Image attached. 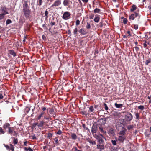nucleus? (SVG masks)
<instances>
[{
  "label": "nucleus",
  "mask_w": 151,
  "mask_h": 151,
  "mask_svg": "<svg viewBox=\"0 0 151 151\" xmlns=\"http://www.w3.org/2000/svg\"><path fill=\"white\" fill-rule=\"evenodd\" d=\"M78 32L77 28H75L73 31V33L75 35H76Z\"/></svg>",
  "instance_id": "nucleus-40"
},
{
  "label": "nucleus",
  "mask_w": 151,
  "mask_h": 151,
  "mask_svg": "<svg viewBox=\"0 0 151 151\" xmlns=\"http://www.w3.org/2000/svg\"><path fill=\"white\" fill-rule=\"evenodd\" d=\"M91 27L90 25L88 22H87V24L86 25V28L88 29L90 28Z\"/></svg>",
  "instance_id": "nucleus-54"
},
{
  "label": "nucleus",
  "mask_w": 151,
  "mask_h": 151,
  "mask_svg": "<svg viewBox=\"0 0 151 151\" xmlns=\"http://www.w3.org/2000/svg\"><path fill=\"white\" fill-rule=\"evenodd\" d=\"M3 127L5 129H6L7 128H8L9 129V128L11 127H10V124L9 123H6L3 125Z\"/></svg>",
  "instance_id": "nucleus-15"
},
{
  "label": "nucleus",
  "mask_w": 151,
  "mask_h": 151,
  "mask_svg": "<svg viewBox=\"0 0 151 151\" xmlns=\"http://www.w3.org/2000/svg\"><path fill=\"white\" fill-rule=\"evenodd\" d=\"M4 15L3 14H0V20L4 18Z\"/></svg>",
  "instance_id": "nucleus-43"
},
{
  "label": "nucleus",
  "mask_w": 151,
  "mask_h": 151,
  "mask_svg": "<svg viewBox=\"0 0 151 151\" xmlns=\"http://www.w3.org/2000/svg\"><path fill=\"white\" fill-rule=\"evenodd\" d=\"M30 110V108L28 107H27L25 110V114L28 113Z\"/></svg>",
  "instance_id": "nucleus-31"
},
{
  "label": "nucleus",
  "mask_w": 151,
  "mask_h": 151,
  "mask_svg": "<svg viewBox=\"0 0 151 151\" xmlns=\"http://www.w3.org/2000/svg\"><path fill=\"white\" fill-rule=\"evenodd\" d=\"M54 141L56 144H58V138H54Z\"/></svg>",
  "instance_id": "nucleus-56"
},
{
  "label": "nucleus",
  "mask_w": 151,
  "mask_h": 151,
  "mask_svg": "<svg viewBox=\"0 0 151 151\" xmlns=\"http://www.w3.org/2000/svg\"><path fill=\"white\" fill-rule=\"evenodd\" d=\"M137 8L136 6L135 5H133L132 6L131 8L130 9V11L131 12H133L136 10Z\"/></svg>",
  "instance_id": "nucleus-24"
},
{
  "label": "nucleus",
  "mask_w": 151,
  "mask_h": 151,
  "mask_svg": "<svg viewBox=\"0 0 151 151\" xmlns=\"http://www.w3.org/2000/svg\"><path fill=\"white\" fill-rule=\"evenodd\" d=\"M125 139V137L124 136H119L117 138V140L121 142H123Z\"/></svg>",
  "instance_id": "nucleus-13"
},
{
  "label": "nucleus",
  "mask_w": 151,
  "mask_h": 151,
  "mask_svg": "<svg viewBox=\"0 0 151 151\" xmlns=\"http://www.w3.org/2000/svg\"><path fill=\"white\" fill-rule=\"evenodd\" d=\"M97 128H98V131H100L101 133H103L104 132L103 128L100 125H97Z\"/></svg>",
  "instance_id": "nucleus-19"
},
{
  "label": "nucleus",
  "mask_w": 151,
  "mask_h": 151,
  "mask_svg": "<svg viewBox=\"0 0 151 151\" xmlns=\"http://www.w3.org/2000/svg\"><path fill=\"white\" fill-rule=\"evenodd\" d=\"M71 14L69 12H65L62 16V18L64 20H67L70 18Z\"/></svg>",
  "instance_id": "nucleus-5"
},
{
  "label": "nucleus",
  "mask_w": 151,
  "mask_h": 151,
  "mask_svg": "<svg viewBox=\"0 0 151 151\" xmlns=\"http://www.w3.org/2000/svg\"><path fill=\"white\" fill-rule=\"evenodd\" d=\"M115 107L117 108H121L122 106H123V104H118L116 103L115 104Z\"/></svg>",
  "instance_id": "nucleus-22"
},
{
  "label": "nucleus",
  "mask_w": 151,
  "mask_h": 151,
  "mask_svg": "<svg viewBox=\"0 0 151 151\" xmlns=\"http://www.w3.org/2000/svg\"><path fill=\"white\" fill-rule=\"evenodd\" d=\"M80 21L79 20H77L76 22V25H78L79 24Z\"/></svg>",
  "instance_id": "nucleus-55"
},
{
  "label": "nucleus",
  "mask_w": 151,
  "mask_h": 151,
  "mask_svg": "<svg viewBox=\"0 0 151 151\" xmlns=\"http://www.w3.org/2000/svg\"><path fill=\"white\" fill-rule=\"evenodd\" d=\"M100 144H103L104 141L103 138L104 137L102 135L100 134H94L93 136Z\"/></svg>",
  "instance_id": "nucleus-3"
},
{
  "label": "nucleus",
  "mask_w": 151,
  "mask_h": 151,
  "mask_svg": "<svg viewBox=\"0 0 151 151\" xmlns=\"http://www.w3.org/2000/svg\"><path fill=\"white\" fill-rule=\"evenodd\" d=\"M109 134L112 136H114L115 134L114 133V130L113 128H111L109 129Z\"/></svg>",
  "instance_id": "nucleus-17"
},
{
  "label": "nucleus",
  "mask_w": 151,
  "mask_h": 151,
  "mask_svg": "<svg viewBox=\"0 0 151 151\" xmlns=\"http://www.w3.org/2000/svg\"><path fill=\"white\" fill-rule=\"evenodd\" d=\"M135 116H136V119H139V115L138 113H136L135 114Z\"/></svg>",
  "instance_id": "nucleus-52"
},
{
  "label": "nucleus",
  "mask_w": 151,
  "mask_h": 151,
  "mask_svg": "<svg viewBox=\"0 0 151 151\" xmlns=\"http://www.w3.org/2000/svg\"><path fill=\"white\" fill-rule=\"evenodd\" d=\"M9 53L12 55L14 57L16 56V53L14 52V51L13 50H9Z\"/></svg>",
  "instance_id": "nucleus-20"
},
{
  "label": "nucleus",
  "mask_w": 151,
  "mask_h": 151,
  "mask_svg": "<svg viewBox=\"0 0 151 151\" xmlns=\"http://www.w3.org/2000/svg\"><path fill=\"white\" fill-rule=\"evenodd\" d=\"M71 138L73 140H75L77 138V136L76 134L75 133H72L71 135Z\"/></svg>",
  "instance_id": "nucleus-26"
},
{
  "label": "nucleus",
  "mask_w": 151,
  "mask_h": 151,
  "mask_svg": "<svg viewBox=\"0 0 151 151\" xmlns=\"http://www.w3.org/2000/svg\"><path fill=\"white\" fill-rule=\"evenodd\" d=\"M22 11L24 17L27 19L30 18L31 10L29 6L27 1H24L22 5Z\"/></svg>",
  "instance_id": "nucleus-1"
},
{
  "label": "nucleus",
  "mask_w": 151,
  "mask_h": 151,
  "mask_svg": "<svg viewBox=\"0 0 151 151\" xmlns=\"http://www.w3.org/2000/svg\"><path fill=\"white\" fill-rule=\"evenodd\" d=\"M45 119L46 120H48L49 118L46 115V114L45 111H42L41 113L38 115L37 116V120H40L41 119Z\"/></svg>",
  "instance_id": "nucleus-2"
},
{
  "label": "nucleus",
  "mask_w": 151,
  "mask_h": 151,
  "mask_svg": "<svg viewBox=\"0 0 151 151\" xmlns=\"http://www.w3.org/2000/svg\"><path fill=\"white\" fill-rule=\"evenodd\" d=\"M24 150L25 151H27L28 150L29 151H33L31 148L30 147H29L28 148H27L26 147H24Z\"/></svg>",
  "instance_id": "nucleus-30"
},
{
  "label": "nucleus",
  "mask_w": 151,
  "mask_h": 151,
  "mask_svg": "<svg viewBox=\"0 0 151 151\" xmlns=\"http://www.w3.org/2000/svg\"><path fill=\"white\" fill-rule=\"evenodd\" d=\"M5 132L3 129L1 127H0V133L2 134H4L5 133Z\"/></svg>",
  "instance_id": "nucleus-37"
},
{
  "label": "nucleus",
  "mask_w": 151,
  "mask_h": 151,
  "mask_svg": "<svg viewBox=\"0 0 151 151\" xmlns=\"http://www.w3.org/2000/svg\"><path fill=\"white\" fill-rule=\"evenodd\" d=\"M3 98V96L2 94L1 93L0 94V99H2Z\"/></svg>",
  "instance_id": "nucleus-64"
},
{
  "label": "nucleus",
  "mask_w": 151,
  "mask_h": 151,
  "mask_svg": "<svg viewBox=\"0 0 151 151\" xmlns=\"http://www.w3.org/2000/svg\"><path fill=\"white\" fill-rule=\"evenodd\" d=\"M61 4V2L60 0H56L51 6V7H52L58 6L60 5Z\"/></svg>",
  "instance_id": "nucleus-9"
},
{
  "label": "nucleus",
  "mask_w": 151,
  "mask_h": 151,
  "mask_svg": "<svg viewBox=\"0 0 151 151\" xmlns=\"http://www.w3.org/2000/svg\"><path fill=\"white\" fill-rule=\"evenodd\" d=\"M42 26V27L44 28V29H45L47 28L45 24H43Z\"/></svg>",
  "instance_id": "nucleus-63"
},
{
  "label": "nucleus",
  "mask_w": 151,
  "mask_h": 151,
  "mask_svg": "<svg viewBox=\"0 0 151 151\" xmlns=\"http://www.w3.org/2000/svg\"><path fill=\"white\" fill-rule=\"evenodd\" d=\"M42 39L44 40H46V36L44 35H42Z\"/></svg>",
  "instance_id": "nucleus-59"
},
{
  "label": "nucleus",
  "mask_w": 151,
  "mask_h": 151,
  "mask_svg": "<svg viewBox=\"0 0 151 151\" xmlns=\"http://www.w3.org/2000/svg\"><path fill=\"white\" fill-rule=\"evenodd\" d=\"M126 130V129H124L121 131L120 132L119 134L122 135V136H124L125 134V132Z\"/></svg>",
  "instance_id": "nucleus-23"
},
{
  "label": "nucleus",
  "mask_w": 151,
  "mask_h": 151,
  "mask_svg": "<svg viewBox=\"0 0 151 151\" xmlns=\"http://www.w3.org/2000/svg\"><path fill=\"white\" fill-rule=\"evenodd\" d=\"M25 21V19L23 17H20L19 20V23L20 24H23Z\"/></svg>",
  "instance_id": "nucleus-18"
},
{
  "label": "nucleus",
  "mask_w": 151,
  "mask_h": 151,
  "mask_svg": "<svg viewBox=\"0 0 151 151\" xmlns=\"http://www.w3.org/2000/svg\"><path fill=\"white\" fill-rule=\"evenodd\" d=\"M1 10L2 11V14H3L4 15L9 13L7 11V8L5 6L2 7L1 8Z\"/></svg>",
  "instance_id": "nucleus-10"
},
{
  "label": "nucleus",
  "mask_w": 151,
  "mask_h": 151,
  "mask_svg": "<svg viewBox=\"0 0 151 151\" xmlns=\"http://www.w3.org/2000/svg\"><path fill=\"white\" fill-rule=\"evenodd\" d=\"M62 132L60 130H59L56 133V134L60 135L62 133Z\"/></svg>",
  "instance_id": "nucleus-44"
},
{
  "label": "nucleus",
  "mask_w": 151,
  "mask_h": 151,
  "mask_svg": "<svg viewBox=\"0 0 151 151\" xmlns=\"http://www.w3.org/2000/svg\"><path fill=\"white\" fill-rule=\"evenodd\" d=\"M98 128H97V125H93L92 127L91 131L94 136V134H96V132L97 131H98Z\"/></svg>",
  "instance_id": "nucleus-8"
},
{
  "label": "nucleus",
  "mask_w": 151,
  "mask_h": 151,
  "mask_svg": "<svg viewBox=\"0 0 151 151\" xmlns=\"http://www.w3.org/2000/svg\"><path fill=\"white\" fill-rule=\"evenodd\" d=\"M37 3H39L38 5L39 6L42 5L43 3V0H37Z\"/></svg>",
  "instance_id": "nucleus-32"
},
{
  "label": "nucleus",
  "mask_w": 151,
  "mask_h": 151,
  "mask_svg": "<svg viewBox=\"0 0 151 151\" xmlns=\"http://www.w3.org/2000/svg\"><path fill=\"white\" fill-rule=\"evenodd\" d=\"M31 137L32 138V139H33V140H35V139H36V137H35V134H34Z\"/></svg>",
  "instance_id": "nucleus-53"
},
{
  "label": "nucleus",
  "mask_w": 151,
  "mask_h": 151,
  "mask_svg": "<svg viewBox=\"0 0 151 151\" xmlns=\"http://www.w3.org/2000/svg\"><path fill=\"white\" fill-rule=\"evenodd\" d=\"M47 10V9H46L45 12V16H46V19H47L48 18V11Z\"/></svg>",
  "instance_id": "nucleus-34"
},
{
  "label": "nucleus",
  "mask_w": 151,
  "mask_h": 151,
  "mask_svg": "<svg viewBox=\"0 0 151 151\" xmlns=\"http://www.w3.org/2000/svg\"><path fill=\"white\" fill-rule=\"evenodd\" d=\"M111 142L114 145H116V140H111Z\"/></svg>",
  "instance_id": "nucleus-46"
},
{
  "label": "nucleus",
  "mask_w": 151,
  "mask_h": 151,
  "mask_svg": "<svg viewBox=\"0 0 151 151\" xmlns=\"http://www.w3.org/2000/svg\"><path fill=\"white\" fill-rule=\"evenodd\" d=\"M99 20V17L98 16H96L94 19V21L96 22H98Z\"/></svg>",
  "instance_id": "nucleus-29"
},
{
  "label": "nucleus",
  "mask_w": 151,
  "mask_h": 151,
  "mask_svg": "<svg viewBox=\"0 0 151 151\" xmlns=\"http://www.w3.org/2000/svg\"><path fill=\"white\" fill-rule=\"evenodd\" d=\"M99 121L100 122L102 121L103 123L104 124L105 123L106 119L105 118L101 119L99 120Z\"/></svg>",
  "instance_id": "nucleus-41"
},
{
  "label": "nucleus",
  "mask_w": 151,
  "mask_h": 151,
  "mask_svg": "<svg viewBox=\"0 0 151 151\" xmlns=\"http://www.w3.org/2000/svg\"><path fill=\"white\" fill-rule=\"evenodd\" d=\"M138 25L137 24H135L134 25V29L135 30H137L138 29Z\"/></svg>",
  "instance_id": "nucleus-50"
},
{
  "label": "nucleus",
  "mask_w": 151,
  "mask_h": 151,
  "mask_svg": "<svg viewBox=\"0 0 151 151\" xmlns=\"http://www.w3.org/2000/svg\"><path fill=\"white\" fill-rule=\"evenodd\" d=\"M84 120H81V123L82 124V126H83V128L85 129V124H84L83 122H84Z\"/></svg>",
  "instance_id": "nucleus-49"
},
{
  "label": "nucleus",
  "mask_w": 151,
  "mask_h": 151,
  "mask_svg": "<svg viewBox=\"0 0 151 151\" xmlns=\"http://www.w3.org/2000/svg\"><path fill=\"white\" fill-rule=\"evenodd\" d=\"M123 149L122 147L114 148L111 150V151H123Z\"/></svg>",
  "instance_id": "nucleus-16"
},
{
  "label": "nucleus",
  "mask_w": 151,
  "mask_h": 151,
  "mask_svg": "<svg viewBox=\"0 0 151 151\" xmlns=\"http://www.w3.org/2000/svg\"><path fill=\"white\" fill-rule=\"evenodd\" d=\"M8 133L11 135L12 134L13 136L16 137L17 136L18 134V133H17L16 131H14L13 127H11L9 128Z\"/></svg>",
  "instance_id": "nucleus-4"
},
{
  "label": "nucleus",
  "mask_w": 151,
  "mask_h": 151,
  "mask_svg": "<svg viewBox=\"0 0 151 151\" xmlns=\"http://www.w3.org/2000/svg\"><path fill=\"white\" fill-rule=\"evenodd\" d=\"M93 106H91L89 108V111L91 112H92L93 111Z\"/></svg>",
  "instance_id": "nucleus-45"
},
{
  "label": "nucleus",
  "mask_w": 151,
  "mask_h": 151,
  "mask_svg": "<svg viewBox=\"0 0 151 151\" xmlns=\"http://www.w3.org/2000/svg\"><path fill=\"white\" fill-rule=\"evenodd\" d=\"M138 16V14L136 12L134 14H132L129 16V19L133 20L135 18Z\"/></svg>",
  "instance_id": "nucleus-12"
},
{
  "label": "nucleus",
  "mask_w": 151,
  "mask_h": 151,
  "mask_svg": "<svg viewBox=\"0 0 151 151\" xmlns=\"http://www.w3.org/2000/svg\"><path fill=\"white\" fill-rule=\"evenodd\" d=\"M133 116L131 113L128 112L125 116V120L127 122L130 121L132 119Z\"/></svg>",
  "instance_id": "nucleus-6"
},
{
  "label": "nucleus",
  "mask_w": 151,
  "mask_h": 151,
  "mask_svg": "<svg viewBox=\"0 0 151 151\" xmlns=\"http://www.w3.org/2000/svg\"><path fill=\"white\" fill-rule=\"evenodd\" d=\"M127 33H128L129 34L127 36V37H128L129 38L131 36V35L130 34V31H128L127 32Z\"/></svg>",
  "instance_id": "nucleus-58"
},
{
  "label": "nucleus",
  "mask_w": 151,
  "mask_h": 151,
  "mask_svg": "<svg viewBox=\"0 0 151 151\" xmlns=\"http://www.w3.org/2000/svg\"><path fill=\"white\" fill-rule=\"evenodd\" d=\"M5 147L6 148L7 150L9 151L11 150L12 151H14V146L11 144H9V146L8 145H5L4 144Z\"/></svg>",
  "instance_id": "nucleus-7"
},
{
  "label": "nucleus",
  "mask_w": 151,
  "mask_h": 151,
  "mask_svg": "<svg viewBox=\"0 0 151 151\" xmlns=\"http://www.w3.org/2000/svg\"><path fill=\"white\" fill-rule=\"evenodd\" d=\"M28 142L27 141H26L24 142V145L25 146H27V143Z\"/></svg>",
  "instance_id": "nucleus-62"
},
{
  "label": "nucleus",
  "mask_w": 151,
  "mask_h": 151,
  "mask_svg": "<svg viewBox=\"0 0 151 151\" xmlns=\"http://www.w3.org/2000/svg\"><path fill=\"white\" fill-rule=\"evenodd\" d=\"M134 47L136 51H138L139 50V47Z\"/></svg>",
  "instance_id": "nucleus-57"
},
{
  "label": "nucleus",
  "mask_w": 151,
  "mask_h": 151,
  "mask_svg": "<svg viewBox=\"0 0 151 151\" xmlns=\"http://www.w3.org/2000/svg\"><path fill=\"white\" fill-rule=\"evenodd\" d=\"M86 140L92 145H95L96 144V143L94 141H92L90 139H87Z\"/></svg>",
  "instance_id": "nucleus-25"
},
{
  "label": "nucleus",
  "mask_w": 151,
  "mask_h": 151,
  "mask_svg": "<svg viewBox=\"0 0 151 151\" xmlns=\"http://www.w3.org/2000/svg\"><path fill=\"white\" fill-rule=\"evenodd\" d=\"M123 22L124 24H126L127 23V19L126 18L124 19L123 20Z\"/></svg>",
  "instance_id": "nucleus-60"
},
{
  "label": "nucleus",
  "mask_w": 151,
  "mask_h": 151,
  "mask_svg": "<svg viewBox=\"0 0 151 151\" xmlns=\"http://www.w3.org/2000/svg\"><path fill=\"white\" fill-rule=\"evenodd\" d=\"M12 23V21L10 19H8L6 21V25H7L10 24H11Z\"/></svg>",
  "instance_id": "nucleus-33"
},
{
  "label": "nucleus",
  "mask_w": 151,
  "mask_h": 151,
  "mask_svg": "<svg viewBox=\"0 0 151 151\" xmlns=\"http://www.w3.org/2000/svg\"><path fill=\"white\" fill-rule=\"evenodd\" d=\"M13 144L14 145L17 144L18 142V139L14 137H13Z\"/></svg>",
  "instance_id": "nucleus-28"
},
{
  "label": "nucleus",
  "mask_w": 151,
  "mask_h": 151,
  "mask_svg": "<svg viewBox=\"0 0 151 151\" xmlns=\"http://www.w3.org/2000/svg\"><path fill=\"white\" fill-rule=\"evenodd\" d=\"M133 127V126L132 125H128L127 126V129L128 130H130L131 129H132Z\"/></svg>",
  "instance_id": "nucleus-42"
},
{
  "label": "nucleus",
  "mask_w": 151,
  "mask_h": 151,
  "mask_svg": "<svg viewBox=\"0 0 151 151\" xmlns=\"http://www.w3.org/2000/svg\"><path fill=\"white\" fill-rule=\"evenodd\" d=\"M78 32L81 35H84L85 34V31L83 29H81L79 30Z\"/></svg>",
  "instance_id": "nucleus-27"
},
{
  "label": "nucleus",
  "mask_w": 151,
  "mask_h": 151,
  "mask_svg": "<svg viewBox=\"0 0 151 151\" xmlns=\"http://www.w3.org/2000/svg\"><path fill=\"white\" fill-rule=\"evenodd\" d=\"M97 147L98 149H100L101 151L102 150H103L104 149V144L101 145H97Z\"/></svg>",
  "instance_id": "nucleus-14"
},
{
  "label": "nucleus",
  "mask_w": 151,
  "mask_h": 151,
  "mask_svg": "<svg viewBox=\"0 0 151 151\" xmlns=\"http://www.w3.org/2000/svg\"><path fill=\"white\" fill-rule=\"evenodd\" d=\"M151 62V60L150 59H148L146 60V62L145 63V65H147L148 64Z\"/></svg>",
  "instance_id": "nucleus-38"
},
{
  "label": "nucleus",
  "mask_w": 151,
  "mask_h": 151,
  "mask_svg": "<svg viewBox=\"0 0 151 151\" xmlns=\"http://www.w3.org/2000/svg\"><path fill=\"white\" fill-rule=\"evenodd\" d=\"M55 22H53L52 20L50 23V24L51 26L55 25Z\"/></svg>",
  "instance_id": "nucleus-47"
},
{
  "label": "nucleus",
  "mask_w": 151,
  "mask_h": 151,
  "mask_svg": "<svg viewBox=\"0 0 151 151\" xmlns=\"http://www.w3.org/2000/svg\"><path fill=\"white\" fill-rule=\"evenodd\" d=\"M68 33L69 35H71V31L70 30H69L68 31Z\"/></svg>",
  "instance_id": "nucleus-61"
},
{
  "label": "nucleus",
  "mask_w": 151,
  "mask_h": 151,
  "mask_svg": "<svg viewBox=\"0 0 151 151\" xmlns=\"http://www.w3.org/2000/svg\"><path fill=\"white\" fill-rule=\"evenodd\" d=\"M52 134L51 133H48V134L47 138L50 139H51L52 136Z\"/></svg>",
  "instance_id": "nucleus-35"
},
{
  "label": "nucleus",
  "mask_w": 151,
  "mask_h": 151,
  "mask_svg": "<svg viewBox=\"0 0 151 151\" xmlns=\"http://www.w3.org/2000/svg\"><path fill=\"white\" fill-rule=\"evenodd\" d=\"M104 105L105 106V109L106 110H107L108 109V108L107 105L105 104H104Z\"/></svg>",
  "instance_id": "nucleus-51"
},
{
  "label": "nucleus",
  "mask_w": 151,
  "mask_h": 151,
  "mask_svg": "<svg viewBox=\"0 0 151 151\" xmlns=\"http://www.w3.org/2000/svg\"><path fill=\"white\" fill-rule=\"evenodd\" d=\"M39 121L38 127L39 128H40L41 127H42L43 126L45 123V122L43 119H42L41 120H40Z\"/></svg>",
  "instance_id": "nucleus-11"
},
{
  "label": "nucleus",
  "mask_w": 151,
  "mask_h": 151,
  "mask_svg": "<svg viewBox=\"0 0 151 151\" xmlns=\"http://www.w3.org/2000/svg\"><path fill=\"white\" fill-rule=\"evenodd\" d=\"M144 106L143 105H140L138 107L139 109L142 110L144 109Z\"/></svg>",
  "instance_id": "nucleus-36"
},
{
  "label": "nucleus",
  "mask_w": 151,
  "mask_h": 151,
  "mask_svg": "<svg viewBox=\"0 0 151 151\" xmlns=\"http://www.w3.org/2000/svg\"><path fill=\"white\" fill-rule=\"evenodd\" d=\"M69 3L70 1L69 0H64L63 2V4L65 6H68Z\"/></svg>",
  "instance_id": "nucleus-21"
},
{
  "label": "nucleus",
  "mask_w": 151,
  "mask_h": 151,
  "mask_svg": "<svg viewBox=\"0 0 151 151\" xmlns=\"http://www.w3.org/2000/svg\"><path fill=\"white\" fill-rule=\"evenodd\" d=\"M100 11V10L98 8H96L94 11L95 13H99Z\"/></svg>",
  "instance_id": "nucleus-39"
},
{
  "label": "nucleus",
  "mask_w": 151,
  "mask_h": 151,
  "mask_svg": "<svg viewBox=\"0 0 151 151\" xmlns=\"http://www.w3.org/2000/svg\"><path fill=\"white\" fill-rule=\"evenodd\" d=\"M38 123H33V126L34 127H36L37 126H38Z\"/></svg>",
  "instance_id": "nucleus-48"
}]
</instances>
